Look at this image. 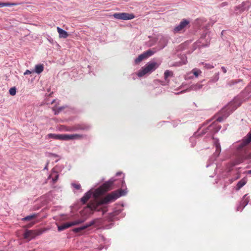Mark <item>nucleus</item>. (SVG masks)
Returning <instances> with one entry per match:
<instances>
[{
  "mask_svg": "<svg viewBox=\"0 0 251 251\" xmlns=\"http://www.w3.org/2000/svg\"><path fill=\"white\" fill-rule=\"evenodd\" d=\"M116 180L112 178L97 188H91L81 198L80 201L85 203L93 197L87 206L80 211L75 218L70 222L64 224V229L71 226H76L84 223L95 211H101L102 214L107 211L106 204L114 201L121 196L127 194V189L124 180L121 181V189L108 194L103 198H100L105 192L112 189V185Z\"/></svg>",
  "mask_w": 251,
  "mask_h": 251,
  "instance_id": "nucleus-1",
  "label": "nucleus"
},
{
  "mask_svg": "<svg viewBox=\"0 0 251 251\" xmlns=\"http://www.w3.org/2000/svg\"><path fill=\"white\" fill-rule=\"evenodd\" d=\"M240 104H237L236 100L229 103L226 106L223 108L220 111L221 116L219 117L217 121L218 122H222L229 115L234 111L239 106Z\"/></svg>",
  "mask_w": 251,
  "mask_h": 251,
  "instance_id": "nucleus-2",
  "label": "nucleus"
},
{
  "mask_svg": "<svg viewBox=\"0 0 251 251\" xmlns=\"http://www.w3.org/2000/svg\"><path fill=\"white\" fill-rule=\"evenodd\" d=\"M158 66L159 64L155 62H149L136 73V75L139 77L149 75L154 71Z\"/></svg>",
  "mask_w": 251,
  "mask_h": 251,
  "instance_id": "nucleus-3",
  "label": "nucleus"
},
{
  "mask_svg": "<svg viewBox=\"0 0 251 251\" xmlns=\"http://www.w3.org/2000/svg\"><path fill=\"white\" fill-rule=\"evenodd\" d=\"M158 66L159 64L155 62H149L136 73V75L139 77L149 75L154 71Z\"/></svg>",
  "mask_w": 251,
  "mask_h": 251,
  "instance_id": "nucleus-4",
  "label": "nucleus"
},
{
  "mask_svg": "<svg viewBox=\"0 0 251 251\" xmlns=\"http://www.w3.org/2000/svg\"><path fill=\"white\" fill-rule=\"evenodd\" d=\"M158 66L159 64L155 62H149L136 73V75L139 77L149 75L154 71Z\"/></svg>",
  "mask_w": 251,
  "mask_h": 251,
  "instance_id": "nucleus-5",
  "label": "nucleus"
},
{
  "mask_svg": "<svg viewBox=\"0 0 251 251\" xmlns=\"http://www.w3.org/2000/svg\"><path fill=\"white\" fill-rule=\"evenodd\" d=\"M91 128V126L87 124H79L71 126H64V131H75L77 130L88 131Z\"/></svg>",
  "mask_w": 251,
  "mask_h": 251,
  "instance_id": "nucleus-6",
  "label": "nucleus"
},
{
  "mask_svg": "<svg viewBox=\"0 0 251 251\" xmlns=\"http://www.w3.org/2000/svg\"><path fill=\"white\" fill-rule=\"evenodd\" d=\"M47 230V229L46 228L40 229L36 230H27L24 233V237L28 241H30L35 238L36 236L42 234Z\"/></svg>",
  "mask_w": 251,
  "mask_h": 251,
  "instance_id": "nucleus-7",
  "label": "nucleus"
},
{
  "mask_svg": "<svg viewBox=\"0 0 251 251\" xmlns=\"http://www.w3.org/2000/svg\"><path fill=\"white\" fill-rule=\"evenodd\" d=\"M190 21L186 19L182 20L179 25L176 26L174 29L173 32L174 33H182L184 32L186 28L189 26Z\"/></svg>",
  "mask_w": 251,
  "mask_h": 251,
  "instance_id": "nucleus-8",
  "label": "nucleus"
},
{
  "mask_svg": "<svg viewBox=\"0 0 251 251\" xmlns=\"http://www.w3.org/2000/svg\"><path fill=\"white\" fill-rule=\"evenodd\" d=\"M155 52L156 50L153 51L151 50H149L145 51L139 55L138 57L135 59V63L137 64H139L143 60L153 55Z\"/></svg>",
  "mask_w": 251,
  "mask_h": 251,
  "instance_id": "nucleus-9",
  "label": "nucleus"
},
{
  "mask_svg": "<svg viewBox=\"0 0 251 251\" xmlns=\"http://www.w3.org/2000/svg\"><path fill=\"white\" fill-rule=\"evenodd\" d=\"M113 16L116 19L123 20H131L134 18L133 14L127 13H116L113 15Z\"/></svg>",
  "mask_w": 251,
  "mask_h": 251,
  "instance_id": "nucleus-10",
  "label": "nucleus"
},
{
  "mask_svg": "<svg viewBox=\"0 0 251 251\" xmlns=\"http://www.w3.org/2000/svg\"><path fill=\"white\" fill-rule=\"evenodd\" d=\"M85 135L79 134H64V140H81L85 137Z\"/></svg>",
  "mask_w": 251,
  "mask_h": 251,
  "instance_id": "nucleus-11",
  "label": "nucleus"
},
{
  "mask_svg": "<svg viewBox=\"0 0 251 251\" xmlns=\"http://www.w3.org/2000/svg\"><path fill=\"white\" fill-rule=\"evenodd\" d=\"M250 142H251V132L243 140V141L240 143L237 147L238 150H242L244 147L248 145Z\"/></svg>",
  "mask_w": 251,
  "mask_h": 251,
  "instance_id": "nucleus-12",
  "label": "nucleus"
},
{
  "mask_svg": "<svg viewBox=\"0 0 251 251\" xmlns=\"http://www.w3.org/2000/svg\"><path fill=\"white\" fill-rule=\"evenodd\" d=\"M214 144L216 148V151L213 154V156L215 158H216L221 152V146L220 143H219V141L217 139H214Z\"/></svg>",
  "mask_w": 251,
  "mask_h": 251,
  "instance_id": "nucleus-13",
  "label": "nucleus"
},
{
  "mask_svg": "<svg viewBox=\"0 0 251 251\" xmlns=\"http://www.w3.org/2000/svg\"><path fill=\"white\" fill-rule=\"evenodd\" d=\"M221 128V126L218 125L217 122H214L208 127V130L211 132H217Z\"/></svg>",
  "mask_w": 251,
  "mask_h": 251,
  "instance_id": "nucleus-14",
  "label": "nucleus"
},
{
  "mask_svg": "<svg viewBox=\"0 0 251 251\" xmlns=\"http://www.w3.org/2000/svg\"><path fill=\"white\" fill-rule=\"evenodd\" d=\"M102 223V220L100 218H96L95 219L91 221L86 223L88 227H90L91 226H98L101 225Z\"/></svg>",
  "mask_w": 251,
  "mask_h": 251,
  "instance_id": "nucleus-15",
  "label": "nucleus"
},
{
  "mask_svg": "<svg viewBox=\"0 0 251 251\" xmlns=\"http://www.w3.org/2000/svg\"><path fill=\"white\" fill-rule=\"evenodd\" d=\"M173 75V73L172 72L169 71H166L164 73V77L165 80L164 81H162L161 82V85H167L169 83V80L168 79V78L170 76H171Z\"/></svg>",
  "mask_w": 251,
  "mask_h": 251,
  "instance_id": "nucleus-16",
  "label": "nucleus"
},
{
  "mask_svg": "<svg viewBox=\"0 0 251 251\" xmlns=\"http://www.w3.org/2000/svg\"><path fill=\"white\" fill-rule=\"evenodd\" d=\"M46 139H53L56 140H63V135L61 134H48L46 136Z\"/></svg>",
  "mask_w": 251,
  "mask_h": 251,
  "instance_id": "nucleus-17",
  "label": "nucleus"
},
{
  "mask_svg": "<svg viewBox=\"0 0 251 251\" xmlns=\"http://www.w3.org/2000/svg\"><path fill=\"white\" fill-rule=\"evenodd\" d=\"M168 39L167 37H162L159 41V50L164 48L167 45Z\"/></svg>",
  "mask_w": 251,
  "mask_h": 251,
  "instance_id": "nucleus-18",
  "label": "nucleus"
},
{
  "mask_svg": "<svg viewBox=\"0 0 251 251\" xmlns=\"http://www.w3.org/2000/svg\"><path fill=\"white\" fill-rule=\"evenodd\" d=\"M44 69V65L43 64H37L35 66V69L33 71V72H35L38 74L41 73Z\"/></svg>",
  "mask_w": 251,
  "mask_h": 251,
  "instance_id": "nucleus-19",
  "label": "nucleus"
},
{
  "mask_svg": "<svg viewBox=\"0 0 251 251\" xmlns=\"http://www.w3.org/2000/svg\"><path fill=\"white\" fill-rule=\"evenodd\" d=\"M87 224H85L83 226H80V227L75 228L73 229L74 232H81L83 230L88 228Z\"/></svg>",
  "mask_w": 251,
  "mask_h": 251,
  "instance_id": "nucleus-20",
  "label": "nucleus"
},
{
  "mask_svg": "<svg viewBox=\"0 0 251 251\" xmlns=\"http://www.w3.org/2000/svg\"><path fill=\"white\" fill-rule=\"evenodd\" d=\"M248 203V201L247 200V199L243 200L241 201L240 205L237 207V210H241L243 208V207H244L246 205H247Z\"/></svg>",
  "mask_w": 251,
  "mask_h": 251,
  "instance_id": "nucleus-21",
  "label": "nucleus"
},
{
  "mask_svg": "<svg viewBox=\"0 0 251 251\" xmlns=\"http://www.w3.org/2000/svg\"><path fill=\"white\" fill-rule=\"evenodd\" d=\"M191 73H192L195 76V77H198L201 74L202 72L200 69L194 68L192 70Z\"/></svg>",
  "mask_w": 251,
  "mask_h": 251,
  "instance_id": "nucleus-22",
  "label": "nucleus"
},
{
  "mask_svg": "<svg viewBox=\"0 0 251 251\" xmlns=\"http://www.w3.org/2000/svg\"><path fill=\"white\" fill-rule=\"evenodd\" d=\"M246 182H247V180H246V178H243L242 179H241L240 181L238 182V183L237 184V189H240L241 187H242L244 185H245Z\"/></svg>",
  "mask_w": 251,
  "mask_h": 251,
  "instance_id": "nucleus-23",
  "label": "nucleus"
},
{
  "mask_svg": "<svg viewBox=\"0 0 251 251\" xmlns=\"http://www.w3.org/2000/svg\"><path fill=\"white\" fill-rule=\"evenodd\" d=\"M202 87V85L201 83H197L196 84L193 85L191 87V89L193 90H198L201 89Z\"/></svg>",
  "mask_w": 251,
  "mask_h": 251,
  "instance_id": "nucleus-24",
  "label": "nucleus"
},
{
  "mask_svg": "<svg viewBox=\"0 0 251 251\" xmlns=\"http://www.w3.org/2000/svg\"><path fill=\"white\" fill-rule=\"evenodd\" d=\"M37 217L36 214H33L31 215H28L24 218L22 220L23 221H30Z\"/></svg>",
  "mask_w": 251,
  "mask_h": 251,
  "instance_id": "nucleus-25",
  "label": "nucleus"
},
{
  "mask_svg": "<svg viewBox=\"0 0 251 251\" xmlns=\"http://www.w3.org/2000/svg\"><path fill=\"white\" fill-rule=\"evenodd\" d=\"M202 64L204 65V68L206 69H211L214 67V66L210 63H201Z\"/></svg>",
  "mask_w": 251,
  "mask_h": 251,
  "instance_id": "nucleus-26",
  "label": "nucleus"
},
{
  "mask_svg": "<svg viewBox=\"0 0 251 251\" xmlns=\"http://www.w3.org/2000/svg\"><path fill=\"white\" fill-rule=\"evenodd\" d=\"M219 79V73H217L215 74L213 78L211 79L210 81L211 82H216Z\"/></svg>",
  "mask_w": 251,
  "mask_h": 251,
  "instance_id": "nucleus-27",
  "label": "nucleus"
},
{
  "mask_svg": "<svg viewBox=\"0 0 251 251\" xmlns=\"http://www.w3.org/2000/svg\"><path fill=\"white\" fill-rule=\"evenodd\" d=\"M9 92L11 96L15 95L16 93V89L15 87L11 88L9 90Z\"/></svg>",
  "mask_w": 251,
  "mask_h": 251,
  "instance_id": "nucleus-28",
  "label": "nucleus"
},
{
  "mask_svg": "<svg viewBox=\"0 0 251 251\" xmlns=\"http://www.w3.org/2000/svg\"><path fill=\"white\" fill-rule=\"evenodd\" d=\"M62 108L61 107L57 108L56 107H54L52 108L53 111L54 112V114H57L60 112L61 111Z\"/></svg>",
  "mask_w": 251,
  "mask_h": 251,
  "instance_id": "nucleus-29",
  "label": "nucleus"
},
{
  "mask_svg": "<svg viewBox=\"0 0 251 251\" xmlns=\"http://www.w3.org/2000/svg\"><path fill=\"white\" fill-rule=\"evenodd\" d=\"M119 211H115V212H114L113 213H110V214H109V220H112V218L114 216H116V215H118V214H119Z\"/></svg>",
  "mask_w": 251,
  "mask_h": 251,
  "instance_id": "nucleus-30",
  "label": "nucleus"
},
{
  "mask_svg": "<svg viewBox=\"0 0 251 251\" xmlns=\"http://www.w3.org/2000/svg\"><path fill=\"white\" fill-rule=\"evenodd\" d=\"M3 7L4 6H10L13 5H17L16 3H10V2H3Z\"/></svg>",
  "mask_w": 251,
  "mask_h": 251,
  "instance_id": "nucleus-31",
  "label": "nucleus"
},
{
  "mask_svg": "<svg viewBox=\"0 0 251 251\" xmlns=\"http://www.w3.org/2000/svg\"><path fill=\"white\" fill-rule=\"evenodd\" d=\"M72 186L76 190H79L81 188V185L79 184L73 183Z\"/></svg>",
  "mask_w": 251,
  "mask_h": 251,
  "instance_id": "nucleus-32",
  "label": "nucleus"
},
{
  "mask_svg": "<svg viewBox=\"0 0 251 251\" xmlns=\"http://www.w3.org/2000/svg\"><path fill=\"white\" fill-rule=\"evenodd\" d=\"M243 160V158L242 157H239V158L236 161V162L234 163V165H237L241 162H242Z\"/></svg>",
  "mask_w": 251,
  "mask_h": 251,
  "instance_id": "nucleus-33",
  "label": "nucleus"
},
{
  "mask_svg": "<svg viewBox=\"0 0 251 251\" xmlns=\"http://www.w3.org/2000/svg\"><path fill=\"white\" fill-rule=\"evenodd\" d=\"M56 225L57 226L58 230L59 231H62L63 230V224L56 223Z\"/></svg>",
  "mask_w": 251,
  "mask_h": 251,
  "instance_id": "nucleus-34",
  "label": "nucleus"
},
{
  "mask_svg": "<svg viewBox=\"0 0 251 251\" xmlns=\"http://www.w3.org/2000/svg\"><path fill=\"white\" fill-rule=\"evenodd\" d=\"M57 30L58 33H59L60 37H62L63 36V29L58 27Z\"/></svg>",
  "mask_w": 251,
  "mask_h": 251,
  "instance_id": "nucleus-35",
  "label": "nucleus"
},
{
  "mask_svg": "<svg viewBox=\"0 0 251 251\" xmlns=\"http://www.w3.org/2000/svg\"><path fill=\"white\" fill-rule=\"evenodd\" d=\"M32 71H29V70H26V71H25V72L24 73V75H29V74H31V73H32Z\"/></svg>",
  "mask_w": 251,
  "mask_h": 251,
  "instance_id": "nucleus-36",
  "label": "nucleus"
},
{
  "mask_svg": "<svg viewBox=\"0 0 251 251\" xmlns=\"http://www.w3.org/2000/svg\"><path fill=\"white\" fill-rule=\"evenodd\" d=\"M69 36L68 32L64 30V38L67 37Z\"/></svg>",
  "mask_w": 251,
  "mask_h": 251,
  "instance_id": "nucleus-37",
  "label": "nucleus"
},
{
  "mask_svg": "<svg viewBox=\"0 0 251 251\" xmlns=\"http://www.w3.org/2000/svg\"><path fill=\"white\" fill-rule=\"evenodd\" d=\"M190 141L193 142L194 143H195V137H192L190 139Z\"/></svg>",
  "mask_w": 251,
  "mask_h": 251,
  "instance_id": "nucleus-38",
  "label": "nucleus"
},
{
  "mask_svg": "<svg viewBox=\"0 0 251 251\" xmlns=\"http://www.w3.org/2000/svg\"><path fill=\"white\" fill-rule=\"evenodd\" d=\"M221 69H222V70L223 71L224 73H226V68L225 67H222L221 68Z\"/></svg>",
  "mask_w": 251,
  "mask_h": 251,
  "instance_id": "nucleus-39",
  "label": "nucleus"
},
{
  "mask_svg": "<svg viewBox=\"0 0 251 251\" xmlns=\"http://www.w3.org/2000/svg\"><path fill=\"white\" fill-rule=\"evenodd\" d=\"M185 91H186L185 90H183V91H181L180 92L175 93V94H181V93H183L185 92Z\"/></svg>",
  "mask_w": 251,
  "mask_h": 251,
  "instance_id": "nucleus-40",
  "label": "nucleus"
},
{
  "mask_svg": "<svg viewBox=\"0 0 251 251\" xmlns=\"http://www.w3.org/2000/svg\"><path fill=\"white\" fill-rule=\"evenodd\" d=\"M3 7V2H0V7Z\"/></svg>",
  "mask_w": 251,
  "mask_h": 251,
  "instance_id": "nucleus-41",
  "label": "nucleus"
},
{
  "mask_svg": "<svg viewBox=\"0 0 251 251\" xmlns=\"http://www.w3.org/2000/svg\"><path fill=\"white\" fill-rule=\"evenodd\" d=\"M57 176H55V178H53V181H55L57 179Z\"/></svg>",
  "mask_w": 251,
  "mask_h": 251,
  "instance_id": "nucleus-42",
  "label": "nucleus"
},
{
  "mask_svg": "<svg viewBox=\"0 0 251 251\" xmlns=\"http://www.w3.org/2000/svg\"><path fill=\"white\" fill-rule=\"evenodd\" d=\"M121 174H122V173H117V174H116V175H117V176H119V175H121Z\"/></svg>",
  "mask_w": 251,
  "mask_h": 251,
  "instance_id": "nucleus-43",
  "label": "nucleus"
},
{
  "mask_svg": "<svg viewBox=\"0 0 251 251\" xmlns=\"http://www.w3.org/2000/svg\"><path fill=\"white\" fill-rule=\"evenodd\" d=\"M248 174H251V170H250V171H249L248 172Z\"/></svg>",
  "mask_w": 251,
  "mask_h": 251,
  "instance_id": "nucleus-44",
  "label": "nucleus"
},
{
  "mask_svg": "<svg viewBox=\"0 0 251 251\" xmlns=\"http://www.w3.org/2000/svg\"><path fill=\"white\" fill-rule=\"evenodd\" d=\"M248 158L249 159H251V155H249Z\"/></svg>",
  "mask_w": 251,
  "mask_h": 251,
  "instance_id": "nucleus-45",
  "label": "nucleus"
},
{
  "mask_svg": "<svg viewBox=\"0 0 251 251\" xmlns=\"http://www.w3.org/2000/svg\"><path fill=\"white\" fill-rule=\"evenodd\" d=\"M214 158V159L213 160V161H214V159H215L216 158H214V157L213 156L212 157V158H211V160H212V159Z\"/></svg>",
  "mask_w": 251,
  "mask_h": 251,
  "instance_id": "nucleus-46",
  "label": "nucleus"
},
{
  "mask_svg": "<svg viewBox=\"0 0 251 251\" xmlns=\"http://www.w3.org/2000/svg\"><path fill=\"white\" fill-rule=\"evenodd\" d=\"M185 63H186V61H184L183 62V64H185Z\"/></svg>",
  "mask_w": 251,
  "mask_h": 251,
  "instance_id": "nucleus-47",
  "label": "nucleus"
},
{
  "mask_svg": "<svg viewBox=\"0 0 251 251\" xmlns=\"http://www.w3.org/2000/svg\"><path fill=\"white\" fill-rule=\"evenodd\" d=\"M67 109H66L65 111H64V112L66 113L67 112Z\"/></svg>",
  "mask_w": 251,
  "mask_h": 251,
  "instance_id": "nucleus-48",
  "label": "nucleus"
},
{
  "mask_svg": "<svg viewBox=\"0 0 251 251\" xmlns=\"http://www.w3.org/2000/svg\"><path fill=\"white\" fill-rule=\"evenodd\" d=\"M210 165V164H207V165H206V167H208V166H209Z\"/></svg>",
  "mask_w": 251,
  "mask_h": 251,
  "instance_id": "nucleus-49",
  "label": "nucleus"
},
{
  "mask_svg": "<svg viewBox=\"0 0 251 251\" xmlns=\"http://www.w3.org/2000/svg\"><path fill=\"white\" fill-rule=\"evenodd\" d=\"M45 169H47V166L45 167L44 168Z\"/></svg>",
  "mask_w": 251,
  "mask_h": 251,
  "instance_id": "nucleus-50",
  "label": "nucleus"
}]
</instances>
